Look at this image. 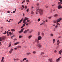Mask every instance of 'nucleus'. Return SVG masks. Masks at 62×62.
<instances>
[{
	"label": "nucleus",
	"instance_id": "f257e3e1",
	"mask_svg": "<svg viewBox=\"0 0 62 62\" xmlns=\"http://www.w3.org/2000/svg\"><path fill=\"white\" fill-rule=\"evenodd\" d=\"M62 20V18H59V19H58L56 20H55L54 21V23H56V24L57 25H59V26H60V24L58 23V22H60Z\"/></svg>",
	"mask_w": 62,
	"mask_h": 62
},
{
	"label": "nucleus",
	"instance_id": "f03ea898",
	"mask_svg": "<svg viewBox=\"0 0 62 62\" xmlns=\"http://www.w3.org/2000/svg\"><path fill=\"white\" fill-rule=\"evenodd\" d=\"M39 12L40 15H43V11L42 10L38 9L37 10V12H36V14H38V12Z\"/></svg>",
	"mask_w": 62,
	"mask_h": 62
},
{
	"label": "nucleus",
	"instance_id": "7ed1b4c3",
	"mask_svg": "<svg viewBox=\"0 0 62 62\" xmlns=\"http://www.w3.org/2000/svg\"><path fill=\"white\" fill-rule=\"evenodd\" d=\"M42 39V37L41 36H39L38 37V40H41Z\"/></svg>",
	"mask_w": 62,
	"mask_h": 62
},
{
	"label": "nucleus",
	"instance_id": "20e7f679",
	"mask_svg": "<svg viewBox=\"0 0 62 62\" xmlns=\"http://www.w3.org/2000/svg\"><path fill=\"white\" fill-rule=\"evenodd\" d=\"M24 29V28H23L22 29H21V30L19 32V33H21L22 32H23Z\"/></svg>",
	"mask_w": 62,
	"mask_h": 62
},
{
	"label": "nucleus",
	"instance_id": "39448f33",
	"mask_svg": "<svg viewBox=\"0 0 62 62\" xmlns=\"http://www.w3.org/2000/svg\"><path fill=\"white\" fill-rule=\"evenodd\" d=\"M37 46L39 48H40L41 47V46H42V45H41L40 43L38 44L37 45Z\"/></svg>",
	"mask_w": 62,
	"mask_h": 62
},
{
	"label": "nucleus",
	"instance_id": "423d86ee",
	"mask_svg": "<svg viewBox=\"0 0 62 62\" xmlns=\"http://www.w3.org/2000/svg\"><path fill=\"white\" fill-rule=\"evenodd\" d=\"M26 23H27V22H25L24 23L23 25L21 27V28H22L23 27H24L25 26V24H26Z\"/></svg>",
	"mask_w": 62,
	"mask_h": 62
},
{
	"label": "nucleus",
	"instance_id": "0eeeda50",
	"mask_svg": "<svg viewBox=\"0 0 62 62\" xmlns=\"http://www.w3.org/2000/svg\"><path fill=\"white\" fill-rule=\"evenodd\" d=\"M57 45H59V43H60V42L59 41V40H58L57 41Z\"/></svg>",
	"mask_w": 62,
	"mask_h": 62
},
{
	"label": "nucleus",
	"instance_id": "6e6552de",
	"mask_svg": "<svg viewBox=\"0 0 62 62\" xmlns=\"http://www.w3.org/2000/svg\"><path fill=\"white\" fill-rule=\"evenodd\" d=\"M35 41L36 42H37V43H39V40H38V39H36L35 40Z\"/></svg>",
	"mask_w": 62,
	"mask_h": 62
},
{
	"label": "nucleus",
	"instance_id": "1a4fd4ad",
	"mask_svg": "<svg viewBox=\"0 0 62 62\" xmlns=\"http://www.w3.org/2000/svg\"><path fill=\"white\" fill-rule=\"evenodd\" d=\"M62 6H61V5H60L58 6V8L59 9H60L61 8H62Z\"/></svg>",
	"mask_w": 62,
	"mask_h": 62
},
{
	"label": "nucleus",
	"instance_id": "9d476101",
	"mask_svg": "<svg viewBox=\"0 0 62 62\" xmlns=\"http://www.w3.org/2000/svg\"><path fill=\"white\" fill-rule=\"evenodd\" d=\"M19 43H20V42H18L15 43H14V45H18L19 44Z\"/></svg>",
	"mask_w": 62,
	"mask_h": 62
},
{
	"label": "nucleus",
	"instance_id": "9b49d317",
	"mask_svg": "<svg viewBox=\"0 0 62 62\" xmlns=\"http://www.w3.org/2000/svg\"><path fill=\"white\" fill-rule=\"evenodd\" d=\"M49 61H50V62H53V61L52 60V59H48Z\"/></svg>",
	"mask_w": 62,
	"mask_h": 62
},
{
	"label": "nucleus",
	"instance_id": "f8f14e48",
	"mask_svg": "<svg viewBox=\"0 0 62 62\" xmlns=\"http://www.w3.org/2000/svg\"><path fill=\"white\" fill-rule=\"evenodd\" d=\"M13 51V49H11L10 50V51H9V53L10 54H11V52H12Z\"/></svg>",
	"mask_w": 62,
	"mask_h": 62
},
{
	"label": "nucleus",
	"instance_id": "ddd939ff",
	"mask_svg": "<svg viewBox=\"0 0 62 62\" xmlns=\"http://www.w3.org/2000/svg\"><path fill=\"white\" fill-rule=\"evenodd\" d=\"M32 37V35H30L28 37V38L29 39H30Z\"/></svg>",
	"mask_w": 62,
	"mask_h": 62
},
{
	"label": "nucleus",
	"instance_id": "4468645a",
	"mask_svg": "<svg viewBox=\"0 0 62 62\" xmlns=\"http://www.w3.org/2000/svg\"><path fill=\"white\" fill-rule=\"evenodd\" d=\"M62 52V50H61L59 51V53L60 54H61V53Z\"/></svg>",
	"mask_w": 62,
	"mask_h": 62
},
{
	"label": "nucleus",
	"instance_id": "2eb2a0df",
	"mask_svg": "<svg viewBox=\"0 0 62 62\" xmlns=\"http://www.w3.org/2000/svg\"><path fill=\"white\" fill-rule=\"evenodd\" d=\"M23 19H21L20 21L18 22V24H19L20 23H21V22H22V21H23Z\"/></svg>",
	"mask_w": 62,
	"mask_h": 62
},
{
	"label": "nucleus",
	"instance_id": "dca6fc26",
	"mask_svg": "<svg viewBox=\"0 0 62 62\" xmlns=\"http://www.w3.org/2000/svg\"><path fill=\"white\" fill-rule=\"evenodd\" d=\"M17 48L18 49H19L20 48H22V46H17Z\"/></svg>",
	"mask_w": 62,
	"mask_h": 62
},
{
	"label": "nucleus",
	"instance_id": "f3484780",
	"mask_svg": "<svg viewBox=\"0 0 62 62\" xmlns=\"http://www.w3.org/2000/svg\"><path fill=\"white\" fill-rule=\"evenodd\" d=\"M42 36V37H43L44 36V33L43 32H42L41 33Z\"/></svg>",
	"mask_w": 62,
	"mask_h": 62
},
{
	"label": "nucleus",
	"instance_id": "a211bd4d",
	"mask_svg": "<svg viewBox=\"0 0 62 62\" xmlns=\"http://www.w3.org/2000/svg\"><path fill=\"white\" fill-rule=\"evenodd\" d=\"M53 44H54L55 43V39H54L53 40Z\"/></svg>",
	"mask_w": 62,
	"mask_h": 62
},
{
	"label": "nucleus",
	"instance_id": "6ab92c4d",
	"mask_svg": "<svg viewBox=\"0 0 62 62\" xmlns=\"http://www.w3.org/2000/svg\"><path fill=\"white\" fill-rule=\"evenodd\" d=\"M58 5H61V4H62V3L60 2H58Z\"/></svg>",
	"mask_w": 62,
	"mask_h": 62
},
{
	"label": "nucleus",
	"instance_id": "aec40b11",
	"mask_svg": "<svg viewBox=\"0 0 62 62\" xmlns=\"http://www.w3.org/2000/svg\"><path fill=\"white\" fill-rule=\"evenodd\" d=\"M60 60V58H58L56 60V61L57 62H58Z\"/></svg>",
	"mask_w": 62,
	"mask_h": 62
},
{
	"label": "nucleus",
	"instance_id": "412c9836",
	"mask_svg": "<svg viewBox=\"0 0 62 62\" xmlns=\"http://www.w3.org/2000/svg\"><path fill=\"white\" fill-rule=\"evenodd\" d=\"M44 54V52H41V55H42L43 54Z\"/></svg>",
	"mask_w": 62,
	"mask_h": 62
},
{
	"label": "nucleus",
	"instance_id": "4be33fe9",
	"mask_svg": "<svg viewBox=\"0 0 62 62\" xmlns=\"http://www.w3.org/2000/svg\"><path fill=\"white\" fill-rule=\"evenodd\" d=\"M26 21V20H28L29 19L27 17H25V18L24 19Z\"/></svg>",
	"mask_w": 62,
	"mask_h": 62
},
{
	"label": "nucleus",
	"instance_id": "5701e85b",
	"mask_svg": "<svg viewBox=\"0 0 62 62\" xmlns=\"http://www.w3.org/2000/svg\"><path fill=\"white\" fill-rule=\"evenodd\" d=\"M27 31H26V30H25L24 32H23V33H24V34H26V33H27Z\"/></svg>",
	"mask_w": 62,
	"mask_h": 62
},
{
	"label": "nucleus",
	"instance_id": "b1692460",
	"mask_svg": "<svg viewBox=\"0 0 62 62\" xmlns=\"http://www.w3.org/2000/svg\"><path fill=\"white\" fill-rule=\"evenodd\" d=\"M26 21V20L25 19H24L23 20V23H24Z\"/></svg>",
	"mask_w": 62,
	"mask_h": 62
},
{
	"label": "nucleus",
	"instance_id": "393cba45",
	"mask_svg": "<svg viewBox=\"0 0 62 62\" xmlns=\"http://www.w3.org/2000/svg\"><path fill=\"white\" fill-rule=\"evenodd\" d=\"M30 54H31V53L30 52L27 53L26 54L27 55H29Z\"/></svg>",
	"mask_w": 62,
	"mask_h": 62
},
{
	"label": "nucleus",
	"instance_id": "a878e982",
	"mask_svg": "<svg viewBox=\"0 0 62 62\" xmlns=\"http://www.w3.org/2000/svg\"><path fill=\"white\" fill-rule=\"evenodd\" d=\"M11 31H12V32H13V31H15V30H14V29H11Z\"/></svg>",
	"mask_w": 62,
	"mask_h": 62
},
{
	"label": "nucleus",
	"instance_id": "bb28decb",
	"mask_svg": "<svg viewBox=\"0 0 62 62\" xmlns=\"http://www.w3.org/2000/svg\"><path fill=\"white\" fill-rule=\"evenodd\" d=\"M58 16V14H56L54 15V16L55 17H57Z\"/></svg>",
	"mask_w": 62,
	"mask_h": 62
},
{
	"label": "nucleus",
	"instance_id": "cd10ccee",
	"mask_svg": "<svg viewBox=\"0 0 62 62\" xmlns=\"http://www.w3.org/2000/svg\"><path fill=\"white\" fill-rule=\"evenodd\" d=\"M32 30H31V31H29L28 33H32Z\"/></svg>",
	"mask_w": 62,
	"mask_h": 62
},
{
	"label": "nucleus",
	"instance_id": "c85d7f7f",
	"mask_svg": "<svg viewBox=\"0 0 62 62\" xmlns=\"http://www.w3.org/2000/svg\"><path fill=\"white\" fill-rule=\"evenodd\" d=\"M22 37H23V36H22L20 35L19 36V39H20V38H21Z\"/></svg>",
	"mask_w": 62,
	"mask_h": 62
},
{
	"label": "nucleus",
	"instance_id": "c756f323",
	"mask_svg": "<svg viewBox=\"0 0 62 62\" xmlns=\"http://www.w3.org/2000/svg\"><path fill=\"white\" fill-rule=\"evenodd\" d=\"M33 53L34 54H35L36 53V51H33Z\"/></svg>",
	"mask_w": 62,
	"mask_h": 62
},
{
	"label": "nucleus",
	"instance_id": "7c9ffc66",
	"mask_svg": "<svg viewBox=\"0 0 62 62\" xmlns=\"http://www.w3.org/2000/svg\"><path fill=\"white\" fill-rule=\"evenodd\" d=\"M6 38L5 37H4L3 38H2V40H4V39H5Z\"/></svg>",
	"mask_w": 62,
	"mask_h": 62
},
{
	"label": "nucleus",
	"instance_id": "2f4dec72",
	"mask_svg": "<svg viewBox=\"0 0 62 62\" xmlns=\"http://www.w3.org/2000/svg\"><path fill=\"white\" fill-rule=\"evenodd\" d=\"M27 59V58H24L23 59V61H24V60H26Z\"/></svg>",
	"mask_w": 62,
	"mask_h": 62
},
{
	"label": "nucleus",
	"instance_id": "473e14b6",
	"mask_svg": "<svg viewBox=\"0 0 62 62\" xmlns=\"http://www.w3.org/2000/svg\"><path fill=\"white\" fill-rule=\"evenodd\" d=\"M9 35H13V34L11 33V32H9Z\"/></svg>",
	"mask_w": 62,
	"mask_h": 62
},
{
	"label": "nucleus",
	"instance_id": "72a5a7b5",
	"mask_svg": "<svg viewBox=\"0 0 62 62\" xmlns=\"http://www.w3.org/2000/svg\"><path fill=\"white\" fill-rule=\"evenodd\" d=\"M22 7L23 8H25V7H24V6L23 5H22Z\"/></svg>",
	"mask_w": 62,
	"mask_h": 62
},
{
	"label": "nucleus",
	"instance_id": "f704fd0d",
	"mask_svg": "<svg viewBox=\"0 0 62 62\" xmlns=\"http://www.w3.org/2000/svg\"><path fill=\"white\" fill-rule=\"evenodd\" d=\"M41 19L40 18L38 19L37 21L38 22H40V21Z\"/></svg>",
	"mask_w": 62,
	"mask_h": 62
},
{
	"label": "nucleus",
	"instance_id": "c9c22d12",
	"mask_svg": "<svg viewBox=\"0 0 62 62\" xmlns=\"http://www.w3.org/2000/svg\"><path fill=\"white\" fill-rule=\"evenodd\" d=\"M40 32H38V36H39V35H40Z\"/></svg>",
	"mask_w": 62,
	"mask_h": 62
},
{
	"label": "nucleus",
	"instance_id": "e433bc0d",
	"mask_svg": "<svg viewBox=\"0 0 62 62\" xmlns=\"http://www.w3.org/2000/svg\"><path fill=\"white\" fill-rule=\"evenodd\" d=\"M9 45L8 46V47H10V46H11V43H9Z\"/></svg>",
	"mask_w": 62,
	"mask_h": 62
},
{
	"label": "nucleus",
	"instance_id": "4c0bfd02",
	"mask_svg": "<svg viewBox=\"0 0 62 62\" xmlns=\"http://www.w3.org/2000/svg\"><path fill=\"white\" fill-rule=\"evenodd\" d=\"M57 27H58V26L57 25H56V26L55 27V28L56 29L57 28Z\"/></svg>",
	"mask_w": 62,
	"mask_h": 62
},
{
	"label": "nucleus",
	"instance_id": "58836bf2",
	"mask_svg": "<svg viewBox=\"0 0 62 62\" xmlns=\"http://www.w3.org/2000/svg\"><path fill=\"white\" fill-rule=\"evenodd\" d=\"M0 41H2V38L1 37H0Z\"/></svg>",
	"mask_w": 62,
	"mask_h": 62
},
{
	"label": "nucleus",
	"instance_id": "ea45409f",
	"mask_svg": "<svg viewBox=\"0 0 62 62\" xmlns=\"http://www.w3.org/2000/svg\"><path fill=\"white\" fill-rule=\"evenodd\" d=\"M31 14H34V12H33V11H31Z\"/></svg>",
	"mask_w": 62,
	"mask_h": 62
},
{
	"label": "nucleus",
	"instance_id": "a19ab883",
	"mask_svg": "<svg viewBox=\"0 0 62 62\" xmlns=\"http://www.w3.org/2000/svg\"><path fill=\"white\" fill-rule=\"evenodd\" d=\"M26 30V31L27 32H28V31H29V29H28L27 30Z\"/></svg>",
	"mask_w": 62,
	"mask_h": 62
},
{
	"label": "nucleus",
	"instance_id": "79ce46f5",
	"mask_svg": "<svg viewBox=\"0 0 62 62\" xmlns=\"http://www.w3.org/2000/svg\"><path fill=\"white\" fill-rule=\"evenodd\" d=\"M52 17V16L49 17H48V18L49 19H51V18Z\"/></svg>",
	"mask_w": 62,
	"mask_h": 62
},
{
	"label": "nucleus",
	"instance_id": "37998d69",
	"mask_svg": "<svg viewBox=\"0 0 62 62\" xmlns=\"http://www.w3.org/2000/svg\"><path fill=\"white\" fill-rule=\"evenodd\" d=\"M45 7L46 8H48L49 7V6H46V5L45 6Z\"/></svg>",
	"mask_w": 62,
	"mask_h": 62
},
{
	"label": "nucleus",
	"instance_id": "c03bdc74",
	"mask_svg": "<svg viewBox=\"0 0 62 62\" xmlns=\"http://www.w3.org/2000/svg\"><path fill=\"white\" fill-rule=\"evenodd\" d=\"M56 52H57V51L56 50L54 51V53H55Z\"/></svg>",
	"mask_w": 62,
	"mask_h": 62
},
{
	"label": "nucleus",
	"instance_id": "a18cd8bd",
	"mask_svg": "<svg viewBox=\"0 0 62 62\" xmlns=\"http://www.w3.org/2000/svg\"><path fill=\"white\" fill-rule=\"evenodd\" d=\"M43 24H44L43 23H42L41 24H40V25H43Z\"/></svg>",
	"mask_w": 62,
	"mask_h": 62
},
{
	"label": "nucleus",
	"instance_id": "49530a36",
	"mask_svg": "<svg viewBox=\"0 0 62 62\" xmlns=\"http://www.w3.org/2000/svg\"><path fill=\"white\" fill-rule=\"evenodd\" d=\"M29 9H28L26 10L27 12H28V11H29Z\"/></svg>",
	"mask_w": 62,
	"mask_h": 62
},
{
	"label": "nucleus",
	"instance_id": "de8ad7c7",
	"mask_svg": "<svg viewBox=\"0 0 62 62\" xmlns=\"http://www.w3.org/2000/svg\"><path fill=\"white\" fill-rule=\"evenodd\" d=\"M7 13H10V11H7Z\"/></svg>",
	"mask_w": 62,
	"mask_h": 62
},
{
	"label": "nucleus",
	"instance_id": "09e8293b",
	"mask_svg": "<svg viewBox=\"0 0 62 62\" xmlns=\"http://www.w3.org/2000/svg\"><path fill=\"white\" fill-rule=\"evenodd\" d=\"M4 57H2V60H4Z\"/></svg>",
	"mask_w": 62,
	"mask_h": 62
},
{
	"label": "nucleus",
	"instance_id": "8fccbe9b",
	"mask_svg": "<svg viewBox=\"0 0 62 62\" xmlns=\"http://www.w3.org/2000/svg\"><path fill=\"white\" fill-rule=\"evenodd\" d=\"M3 34H4V35L6 34V31H5V32L3 33Z\"/></svg>",
	"mask_w": 62,
	"mask_h": 62
},
{
	"label": "nucleus",
	"instance_id": "3c124183",
	"mask_svg": "<svg viewBox=\"0 0 62 62\" xmlns=\"http://www.w3.org/2000/svg\"><path fill=\"white\" fill-rule=\"evenodd\" d=\"M26 2H29V0H26Z\"/></svg>",
	"mask_w": 62,
	"mask_h": 62
},
{
	"label": "nucleus",
	"instance_id": "603ef678",
	"mask_svg": "<svg viewBox=\"0 0 62 62\" xmlns=\"http://www.w3.org/2000/svg\"><path fill=\"white\" fill-rule=\"evenodd\" d=\"M53 31H55V28L54 29Z\"/></svg>",
	"mask_w": 62,
	"mask_h": 62
},
{
	"label": "nucleus",
	"instance_id": "864d4df0",
	"mask_svg": "<svg viewBox=\"0 0 62 62\" xmlns=\"http://www.w3.org/2000/svg\"><path fill=\"white\" fill-rule=\"evenodd\" d=\"M15 50H17L18 49V48H14Z\"/></svg>",
	"mask_w": 62,
	"mask_h": 62
},
{
	"label": "nucleus",
	"instance_id": "5fc2aeb1",
	"mask_svg": "<svg viewBox=\"0 0 62 62\" xmlns=\"http://www.w3.org/2000/svg\"><path fill=\"white\" fill-rule=\"evenodd\" d=\"M14 61H16V58H14Z\"/></svg>",
	"mask_w": 62,
	"mask_h": 62
},
{
	"label": "nucleus",
	"instance_id": "6e6d98bb",
	"mask_svg": "<svg viewBox=\"0 0 62 62\" xmlns=\"http://www.w3.org/2000/svg\"><path fill=\"white\" fill-rule=\"evenodd\" d=\"M25 61L26 62H28V60H26V61Z\"/></svg>",
	"mask_w": 62,
	"mask_h": 62
},
{
	"label": "nucleus",
	"instance_id": "4d7b16f0",
	"mask_svg": "<svg viewBox=\"0 0 62 62\" xmlns=\"http://www.w3.org/2000/svg\"><path fill=\"white\" fill-rule=\"evenodd\" d=\"M9 33V32L8 31H7L6 33L7 34H8V33Z\"/></svg>",
	"mask_w": 62,
	"mask_h": 62
},
{
	"label": "nucleus",
	"instance_id": "13d9d810",
	"mask_svg": "<svg viewBox=\"0 0 62 62\" xmlns=\"http://www.w3.org/2000/svg\"><path fill=\"white\" fill-rule=\"evenodd\" d=\"M43 23L44 24L45 23V22L43 21Z\"/></svg>",
	"mask_w": 62,
	"mask_h": 62
},
{
	"label": "nucleus",
	"instance_id": "bf43d9fd",
	"mask_svg": "<svg viewBox=\"0 0 62 62\" xmlns=\"http://www.w3.org/2000/svg\"><path fill=\"white\" fill-rule=\"evenodd\" d=\"M14 37V35H13V36H11V38H13V37Z\"/></svg>",
	"mask_w": 62,
	"mask_h": 62
},
{
	"label": "nucleus",
	"instance_id": "052dcab7",
	"mask_svg": "<svg viewBox=\"0 0 62 62\" xmlns=\"http://www.w3.org/2000/svg\"><path fill=\"white\" fill-rule=\"evenodd\" d=\"M33 8H34V7L33 6L31 7V9H33Z\"/></svg>",
	"mask_w": 62,
	"mask_h": 62
},
{
	"label": "nucleus",
	"instance_id": "680f3d73",
	"mask_svg": "<svg viewBox=\"0 0 62 62\" xmlns=\"http://www.w3.org/2000/svg\"><path fill=\"white\" fill-rule=\"evenodd\" d=\"M55 6V4H54L52 5V6H53V7L54 6Z\"/></svg>",
	"mask_w": 62,
	"mask_h": 62
},
{
	"label": "nucleus",
	"instance_id": "e2e57ef3",
	"mask_svg": "<svg viewBox=\"0 0 62 62\" xmlns=\"http://www.w3.org/2000/svg\"><path fill=\"white\" fill-rule=\"evenodd\" d=\"M21 8V10H23V8Z\"/></svg>",
	"mask_w": 62,
	"mask_h": 62
},
{
	"label": "nucleus",
	"instance_id": "0e129e2a",
	"mask_svg": "<svg viewBox=\"0 0 62 62\" xmlns=\"http://www.w3.org/2000/svg\"><path fill=\"white\" fill-rule=\"evenodd\" d=\"M50 36H53V34H51L50 35Z\"/></svg>",
	"mask_w": 62,
	"mask_h": 62
},
{
	"label": "nucleus",
	"instance_id": "69168bd1",
	"mask_svg": "<svg viewBox=\"0 0 62 62\" xmlns=\"http://www.w3.org/2000/svg\"><path fill=\"white\" fill-rule=\"evenodd\" d=\"M27 8V6H25V9H26V8Z\"/></svg>",
	"mask_w": 62,
	"mask_h": 62
},
{
	"label": "nucleus",
	"instance_id": "338daca9",
	"mask_svg": "<svg viewBox=\"0 0 62 62\" xmlns=\"http://www.w3.org/2000/svg\"><path fill=\"white\" fill-rule=\"evenodd\" d=\"M59 1H60V2H62V0H59Z\"/></svg>",
	"mask_w": 62,
	"mask_h": 62
},
{
	"label": "nucleus",
	"instance_id": "774afa93",
	"mask_svg": "<svg viewBox=\"0 0 62 62\" xmlns=\"http://www.w3.org/2000/svg\"><path fill=\"white\" fill-rule=\"evenodd\" d=\"M29 21H30L29 20H27V22H29Z\"/></svg>",
	"mask_w": 62,
	"mask_h": 62
}]
</instances>
